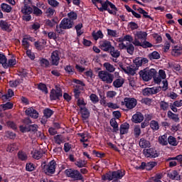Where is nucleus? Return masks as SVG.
<instances>
[{
  "label": "nucleus",
  "instance_id": "nucleus-29",
  "mask_svg": "<svg viewBox=\"0 0 182 182\" xmlns=\"http://www.w3.org/2000/svg\"><path fill=\"white\" fill-rule=\"evenodd\" d=\"M80 139V141L81 143H87L89 141V134L84 132V133H79L77 134Z\"/></svg>",
  "mask_w": 182,
  "mask_h": 182
},
{
  "label": "nucleus",
  "instance_id": "nucleus-49",
  "mask_svg": "<svg viewBox=\"0 0 182 182\" xmlns=\"http://www.w3.org/2000/svg\"><path fill=\"white\" fill-rule=\"evenodd\" d=\"M58 23V21H56V19L53 18L51 20H46V25L47 26H49V28H53V26H55V25H56Z\"/></svg>",
  "mask_w": 182,
  "mask_h": 182
},
{
  "label": "nucleus",
  "instance_id": "nucleus-40",
  "mask_svg": "<svg viewBox=\"0 0 182 182\" xmlns=\"http://www.w3.org/2000/svg\"><path fill=\"white\" fill-rule=\"evenodd\" d=\"M44 45H46V41H45V40H41L40 42L36 41L34 43V46H36V49H40V50L43 48Z\"/></svg>",
  "mask_w": 182,
  "mask_h": 182
},
{
  "label": "nucleus",
  "instance_id": "nucleus-24",
  "mask_svg": "<svg viewBox=\"0 0 182 182\" xmlns=\"http://www.w3.org/2000/svg\"><path fill=\"white\" fill-rule=\"evenodd\" d=\"M129 129H130V124L129 123H124L120 125L119 131L120 134H127L129 133Z\"/></svg>",
  "mask_w": 182,
  "mask_h": 182
},
{
  "label": "nucleus",
  "instance_id": "nucleus-54",
  "mask_svg": "<svg viewBox=\"0 0 182 182\" xmlns=\"http://www.w3.org/2000/svg\"><path fill=\"white\" fill-rule=\"evenodd\" d=\"M107 36L112 38H117V31L116 30H112L110 28L107 29Z\"/></svg>",
  "mask_w": 182,
  "mask_h": 182
},
{
  "label": "nucleus",
  "instance_id": "nucleus-53",
  "mask_svg": "<svg viewBox=\"0 0 182 182\" xmlns=\"http://www.w3.org/2000/svg\"><path fill=\"white\" fill-rule=\"evenodd\" d=\"M6 62H7L6 56H5L4 53H0V63L1 65H2L3 68H5L7 66Z\"/></svg>",
  "mask_w": 182,
  "mask_h": 182
},
{
  "label": "nucleus",
  "instance_id": "nucleus-58",
  "mask_svg": "<svg viewBox=\"0 0 182 182\" xmlns=\"http://www.w3.org/2000/svg\"><path fill=\"white\" fill-rule=\"evenodd\" d=\"M38 89L39 90H42L43 92V93L47 95V93H48V87H46V85H45L43 83H39L38 85Z\"/></svg>",
  "mask_w": 182,
  "mask_h": 182
},
{
  "label": "nucleus",
  "instance_id": "nucleus-13",
  "mask_svg": "<svg viewBox=\"0 0 182 182\" xmlns=\"http://www.w3.org/2000/svg\"><path fill=\"white\" fill-rule=\"evenodd\" d=\"M73 25H75L73 21L66 18H64L60 22V27L63 29H70L73 28Z\"/></svg>",
  "mask_w": 182,
  "mask_h": 182
},
{
  "label": "nucleus",
  "instance_id": "nucleus-17",
  "mask_svg": "<svg viewBox=\"0 0 182 182\" xmlns=\"http://www.w3.org/2000/svg\"><path fill=\"white\" fill-rule=\"evenodd\" d=\"M50 60L52 65H54L55 66H58V65H59L60 57H59V52L58 50H55L51 53Z\"/></svg>",
  "mask_w": 182,
  "mask_h": 182
},
{
  "label": "nucleus",
  "instance_id": "nucleus-33",
  "mask_svg": "<svg viewBox=\"0 0 182 182\" xmlns=\"http://www.w3.org/2000/svg\"><path fill=\"white\" fill-rule=\"evenodd\" d=\"M159 106L161 110H163V112H167V110L170 109V104L166 101H161L159 102Z\"/></svg>",
  "mask_w": 182,
  "mask_h": 182
},
{
  "label": "nucleus",
  "instance_id": "nucleus-60",
  "mask_svg": "<svg viewBox=\"0 0 182 182\" xmlns=\"http://www.w3.org/2000/svg\"><path fill=\"white\" fill-rule=\"evenodd\" d=\"M42 157V154H41V151L35 150L33 152V158L36 160H39Z\"/></svg>",
  "mask_w": 182,
  "mask_h": 182
},
{
  "label": "nucleus",
  "instance_id": "nucleus-20",
  "mask_svg": "<svg viewBox=\"0 0 182 182\" xmlns=\"http://www.w3.org/2000/svg\"><path fill=\"white\" fill-rule=\"evenodd\" d=\"M144 120V117L141 112H136L132 116V122L134 123H141Z\"/></svg>",
  "mask_w": 182,
  "mask_h": 182
},
{
  "label": "nucleus",
  "instance_id": "nucleus-47",
  "mask_svg": "<svg viewBox=\"0 0 182 182\" xmlns=\"http://www.w3.org/2000/svg\"><path fill=\"white\" fill-rule=\"evenodd\" d=\"M43 117H46V119H49L50 117H51L52 114H53V111H52V109L49 108L45 109L43 110Z\"/></svg>",
  "mask_w": 182,
  "mask_h": 182
},
{
  "label": "nucleus",
  "instance_id": "nucleus-61",
  "mask_svg": "<svg viewBox=\"0 0 182 182\" xmlns=\"http://www.w3.org/2000/svg\"><path fill=\"white\" fill-rule=\"evenodd\" d=\"M156 166H157V163L152 161V162H148L146 163V170L150 171V170H153V168H154V167H156Z\"/></svg>",
  "mask_w": 182,
  "mask_h": 182
},
{
  "label": "nucleus",
  "instance_id": "nucleus-48",
  "mask_svg": "<svg viewBox=\"0 0 182 182\" xmlns=\"http://www.w3.org/2000/svg\"><path fill=\"white\" fill-rule=\"evenodd\" d=\"M149 58L151 60L154 59H160V53H159L157 51H154L149 54Z\"/></svg>",
  "mask_w": 182,
  "mask_h": 182
},
{
  "label": "nucleus",
  "instance_id": "nucleus-57",
  "mask_svg": "<svg viewBox=\"0 0 182 182\" xmlns=\"http://www.w3.org/2000/svg\"><path fill=\"white\" fill-rule=\"evenodd\" d=\"M170 160H177L181 165V167H182V155H178L176 157H170L166 159V161H170Z\"/></svg>",
  "mask_w": 182,
  "mask_h": 182
},
{
  "label": "nucleus",
  "instance_id": "nucleus-37",
  "mask_svg": "<svg viewBox=\"0 0 182 182\" xmlns=\"http://www.w3.org/2000/svg\"><path fill=\"white\" fill-rule=\"evenodd\" d=\"M48 5H50V8H53L55 9V8H59L60 3H59V1H58V0H48L47 1Z\"/></svg>",
  "mask_w": 182,
  "mask_h": 182
},
{
  "label": "nucleus",
  "instance_id": "nucleus-52",
  "mask_svg": "<svg viewBox=\"0 0 182 182\" xmlns=\"http://www.w3.org/2000/svg\"><path fill=\"white\" fill-rule=\"evenodd\" d=\"M14 107V104L11 102H6V104L0 105V109H3V110H9V109H12Z\"/></svg>",
  "mask_w": 182,
  "mask_h": 182
},
{
  "label": "nucleus",
  "instance_id": "nucleus-1",
  "mask_svg": "<svg viewBox=\"0 0 182 182\" xmlns=\"http://www.w3.org/2000/svg\"><path fill=\"white\" fill-rule=\"evenodd\" d=\"M157 73V71L154 68L149 69L144 68L139 71V76L144 82H149L153 79L154 75Z\"/></svg>",
  "mask_w": 182,
  "mask_h": 182
},
{
  "label": "nucleus",
  "instance_id": "nucleus-6",
  "mask_svg": "<svg viewBox=\"0 0 182 182\" xmlns=\"http://www.w3.org/2000/svg\"><path fill=\"white\" fill-rule=\"evenodd\" d=\"M32 1L24 0L23 4L21 6V12L23 15H31L33 12V9L31 7Z\"/></svg>",
  "mask_w": 182,
  "mask_h": 182
},
{
  "label": "nucleus",
  "instance_id": "nucleus-36",
  "mask_svg": "<svg viewBox=\"0 0 182 182\" xmlns=\"http://www.w3.org/2000/svg\"><path fill=\"white\" fill-rule=\"evenodd\" d=\"M75 164L77 166V167H79V168H82L87 166V161L82 159H78L75 161Z\"/></svg>",
  "mask_w": 182,
  "mask_h": 182
},
{
  "label": "nucleus",
  "instance_id": "nucleus-39",
  "mask_svg": "<svg viewBox=\"0 0 182 182\" xmlns=\"http://www.w3.org/2000/svg\"><path fill=\"white\" fill-rule=\"evenodd\" d=\"M104 68H105L106 70L109 72V73H113V72L115 70L114 66L110 64V63H104Z\"/></svg>",
  "mask_w": 182,
  "mask_h": 182
},
{
  "label": "nucleus",
  "instance_id": "nucleus-32",
  "mask_svg": "<svg viewBox=\"0 0 182 182\" xmlns=\"http://www.w3.org/2000/svg\"><path fill=\"white\" fill-rule=\"evenodd\" d=\"M110 126L113 128V132L114 133L117 132L119 130V124H117V122L116 121V118H112L109 121Z\"/></svg>",
  "mask_w": 182,
  "mask_h": 182
},
{
  "label": "nucleus",
  "instance_id": "nucleus-7",
  "mask_svg": "<svg viewBox=\"0 0 182 182\" xmlns=\"http://www.w3.org/2000/svg\"><path fill=\"white\" fill-rule=\"evenodd\" d=\"M65 173L68 177H70L71 178H73V180H82L83 178V176L77 170L72 168L66 169Z\"/></svg>",
  "mask_w": 182,
  "mask_h": 182
},
{
  "label": "nucleus",
  "instance_id": "nucleus-21",
  "mask_svg": "<svg viewBox=\"0 0 182 182\" xmlns=\"http://www.w3.org/2000/svg\"><path fill=\"white\" fill-rule=\"evenodd\" d=\"M139 146L141 149H147L151 146V144L150 143V141L144 138H141L139 141Z\"/></svg>",
  "mask_w": 182,
  "mask_h": 182
},
{
  "label": "nucleus",
  "instance_id": "nucleus-3",
  "mask_svg": "<svg viewBox=\"0 0 182 182\" xmlns=\"http://www.w3.org/2000/svg\"><path fill=\"white\" fill-rule=\"evenodd\" d=\"M98 77L102 80V82H105V83L110 85V83H113L114 75L106 70H101L98 72Z\"/></svg>",
  "mask_w": 182,
  "mask_h": 182
},
{
  "label": "nucleus",
  "instance_id": "nucleus-35",
  "mask_svg": "<svg viewBox=\"0 0 182 182\" xmlns=\"http://www.w3.org/2000/svg\"><path fill=\"white\" fill-rule=\"evenodd\" d=\"M167 116L168 119L173 120V122H178L180 119L178 118V114L173 113L171 111H168Z\"/></svg>",
  "mask_w": 182,
  "mask_h": 182
},
{
  "label": "nucleus",
  "instance_id": "nucleus-59",
  "mask_svg": "<svg viewBox=\"0 0 182 182\" xmlns=\"http://www.w3.org/2000/svg\"><path fill=\"white\" fill-rule=\"evenodd\" d=\"M16 65V59L12 58L9 60L8 63H6V67H4L5 69H8V68H11V66H15Z\"/></svg>",
  "mask_w": 182,
  "mask_h": 182
},
{
  "label": "nucleus",
  "instance_id": "nucleus-45",
  "mask_svg": "<svg viewBox=\"0 0 182 182\" xmlns=\"http://www.w3.org/2000/svg\"><path fill=\"white\" fill-rule=\"evenodd\" d=\"M33 14L36 15V16H41L42 14H43V11L38 8V6H33Z\"/></svg>",
  "mask_w": 182,
  "mask_h": 182
},
{
  "label": "nucleus",
  "instance_id": "nucleus-4",
  "mask_svg": "<svg viewBox=\"0 0 182 182\" xmlns=\"http://www.w3.org/2000/svg\"><path fill=\"white\" fill-rule=\"evenodd\" d=\"M122 106H124L127 110H133L137 106V100L134 97H126L121 102Z\"/></svg>",
  "mask_w": 182,
  "mask_h": 182
},
{
  "label": "nucleus",
  "instance_id": "nucleus-27",
  "mask_svg": "<svg viewBox=\"0 0 182 182\" xmlns=\"http://www.w3.org/2000/svg\"><path fill=\"white\" fill-rule=\"evenodd\" d=\"M119 68L124 70L125 73H127V75H131L132 76H134V75H136V71L134 69L132 68L131 67H127L124 68L123 65L120 64Z\"/></svg>",
  "mask_w": 182,
  "mask_h": 182
},
{
  "label": "nucleus",
  "instance_id": "nucleus-16",
  "mask_svg": "<svg viewBox=\"0 0 182 182\" xmlns=\"http://www.w3.org/2000/svg\"><path fill=\"white\" fill-rule=\"evenodd\" d=\"M124 176V172L121 170L115 171L112 172V182H120V180L123 178Z\"/></svg>",
  "mask_w": 182,
  "mask_h": 182
},
{
  "label": "nucleus",
  "instance_id": "nucleus-25",
  "mask_svg": "<svg viewBox=\"0 0 182 182\" xmlns=\"http://www.w3.org/2000/svg\"><path fill=\"white\" fill-rule=\"evenodd\" d=\"M124 85V78L122 77H119L113 82V86L114 87H117V89H119V87H122Z\"/></svg>",
  "mask_w": 182,
  "mask_h": 182
},
{
  "label": "nucleus",
  "instance_id": "nucleus-5",
  "mask_svg": "<svg viewBox=\"0 0 182 182\" xmlns=\"http://www.w3.org/2000/svg\"><path fill=\"white\" fill-rule=\"evenodd\" d=\"M43 171L47 174V176H52V174H55V171H56V161L53 160L47 165H43Z\"/></svg>",
  "mask_w": 182,
  "mask_h": 182
},
{
  "label": "nucleus",
  "instance_id": "nucleus-46",
  "mask_svg": "<svg viewBox=\"0 0 182 182\" xmlns=\"http://www.w3.org/2000/svg\"><path fill=\"white\" fill-rule=\"evenodd\" d=\"M22 46H23L24 49H26V50H28V49H29V40H28V38H26V36H25L23 38L22 40Z\"/></svg>",
  "mask_w": 182,
  "mask_h": 182
},
{
  "label": "nucleus",
  "instance_id": "nucleus-9",
  "mask_svg": "<svg viewBox=\"0 0 182 182\" xmlns=\"http://www.w3.org/2000/svg\"><path fill=\"white\" fill-rule=\"evenodd\" d=\"M62 89L58 85L55 86V90H52L50 94V100H58L59 97H62Z\"/></svg>",
  "mask_w": 182,
  "mask_h": 182
},
{
  "label": "nucleus",
  "instance_id": "nucleus-62",
  "mask_svg": "<svg viewBox=\"0 0 182 182\" xmlns=\"http://www.w3.org/2000/svg\"><path fill=\"white\" fill-rule=\"evenodd\" d=\"M54 140L57 144H62L63 142V138L62 135H56L54 136Z\"/></svg>",
  "mask_w": 182,
  "mask_h": 182
},
{
  "label": "nucleus",
  "instance_id": "nucleus-44",
  "mask_svg": "<svg viewBox=\"0 0 182 182\" xmlns=\"http://www.w3.org/2000/svg\"><path fill=\"white\" fill-rule=\"evenodd\" d=\"M6 150L7 151H9V153H12V151L18 150V144L16 143L10 144H9Z\"/></svg>",
  "mask_w": 182,
  "mask_h": 182
},
{
  "label": "nucleus",
  "instance_id": "nucleus-19",
  "mask_svg": "<svg viewBox=\"0 0 182 182\" xmlns=\"http://www.w3.org/2000/svg\"><path fill=\"white\" fill-rule=\"evenodd\" d=\"M80 112L82 120H87L90 117V112L85 107H80Z\"/></svg>",
  "mask_w": 182,
  "mask_h": 182
},
{
  "label": "nucleus",
  "instance_id": "nucleus-63",
  "mask_svg": "<svg viewBox=\"0 0 182 182\" xmlns=\"http://www.w3.org/2000/svg\"><path fill=\"white\" fill-rule=\"evenodd\" d=\"M134 134L135 137H139L140 134H141V129H140V127L136 126L134 129Z\"/></svg>",
  "mask_w": 182,
  "mask_h": 182
},
{
  "label": "nucleus",
  "instance_id": "nucleus-14",
  "mask_svg": "<svg viewBox=\"0 0 182 182\" xmlns=\"http://www.w3.org/2000/svg\"><path fill=\"white\" fill-rule=\"evenodd\" d=\"M100 46L104 52H109L113 47L112 43L107 40H102L100 42Z\"/></svg>",
  "mask_w": 182,
  "mask_h": 182
},
{
  "label": "nucleus",
  "instance_id": "nucleus-15",
  "mask_svg": "<svg viewBox=\"0 0 182 182\" xmlns=\"http://www.w3.org/2000/svg\"><path fill=\"white\" fill-rule=\"evenodd\" d=\"M26 116H29L32 119H38L39 117V112L33 107L27 108L25 111Z\"/></svg>",
  "mask_w": 182,
  "mask_h": 182
},
{
  "label": "nucleus",
  "instance_id": "nucleus-38",
  "mask_svg": "<svg viewBox=\"0 0 182 182\" xmlns=\"http://www.w3.org/2000/svg\"><path fill=\"white\" fill-rule=\"evenodd\" d=\"M149 124L151 129H152L154 132H157V130L160 129V125H159V122L156 120H151Z\"/></svg>",
  "mask_w": 182,
  "mask_h": 182
},
{
  "label": "nucleus",
  "instance_id": "nucleus-43",
  "mask_svg": "<svg viewBox=\"0 0 182 182\" xmlns=\"http://www.w3.org/2000/svg\"><path fill=\"white\" fill-rule=\"evenodd\" d=\"M110 50V55L112 58H119L120 57V51L119 50H115L114 47H112Z\"/></svg>",
  "mask_w": 182,
  "mask_h": 182
},
{
  "label": "nucleus",
  "instance_id": "nucleus-30",
  "mask_svg": "<svg viewBox=\"0 0 182 182\" xmlns=\"http://www.w3.org/2000/svg\"><path fill=\"white\" fill-rule=\"evenodd\" d=\"M0 8L3 12H6V14H9L12 11V6L5 3H2L0 6Z\"/></svg>",
  "mask_w": 182,
  "mask_h": 182
},
{
  "label": "nucleus",
  "instance_id": "nucleus-11",
  "mask_svg": "<svg viewBox=\"0 0 182 182\" xmlns=\"http://www.w3.org/2000/svg\"><path fill=\"white\" fill-rule=\"evenodd\" d=\"M143 153L144 156L147 158L156 159V157H159V153L154 148L144 149Z\"/></svg>",
  "mask_w": 182,
  "mask_h": 182
},
{
  "label": "nucleus",
  "instance_id": "nucleus-42",
  "mask_svg": "<svg viewBox=\"0 0 182 182\" xmlns=\"http://www.w3.org/2000/svg\"><path fill=\"white\" fill-rule=\"evenodd\" d=\"M18 156L21 161H26L28 160V154L22 151H18Z\"/></svg>",
  "mask_w": 182,
  "mask_h": 182
},
{
  "label": "nucleus",
  "instance_id": "nucleus-64",
  "mask_svg": "<svg viewBox=\"0 0 182 182\" xmlns=\"http://www.w3.org/2000/svg\"><path fill=\"white\" fill-rule=\"evenodd\" d=\"M90 99L92 103H97L99 102V97L96 94H91L90 96Z\"/></svg>",
  "mask_w": 182,
  "mask_h": 182
},
{
  "label": "nucleus",
  "instance_id": "nucleus-12",
  "mask_svg": "<svg viewBox=\"0 0 182 182\" xmlns=\"http://www.w3.org/2000/svg\"><path fill=\"white\" fill-rule=\"evenodd\" d=\"M160 92V88L157 87H146L143 90L142 93L144 96H151V95H156Z\"/></svg>",
  "mask_w": 182,
  "mask_h": 182
},
{
  "label": "nucleus",
  "instance_id": "nucleus-56",
  "mask_svg": "<svg viewBox=\"0 0 182 182\" xmlns=\"http://www.w3.org/2000/svg\"><path fill=\"white\" fill-rule=\"evenodd\" d=\"M68 17L70 21H76V19H77V14L75 11H71L68 14Z\"/></svg>",
  "mask_w": 182,
  "mask_h": 182
},
{
  "label": "nucleus",
  "instance_id": "nucleus-41",
  "mask_svg": "<svg viewBox=\"0 0 182 182\" xmlns=\"http://www.w3.org/2000/svg\"><path fill=\"white\" fill-rule=\"evenodd\" d=\"M168 143L170 146H177L178 144V141H177V139L173 136L168 137Z\"/></svg>",
  "mask_w": 182,
  "mask_h": 182
},
{
  "label": "nucleus",
  "instance_id": "nucleus-28",
  "mask_svg": "<svg viewBox=\"0 0 182 182\" xmlns=\"http://www.w3.org/2000/svg\"><path fill=\"white\" fill-rule=\"evenodd\" d=\"M158 141L161 146H167L168 144L167 135L164 134L159 136Z\"/></svg>",
  "mask_w": 182,
  "mask_h": 182
},
{
  "label": "nucleus",
  "instance_id": "nucleus-50",
  "mask_svg": "<svg viewBox=\"0 0 182 182\" xmlns=\"http://www.w3.org/2000/svg\"><path fill=\"white\" fill-rule=\"evenodd\" d=\"M102 180H104V181H106V180H108L109 181H113V173H107L105 175L102 176Z\"/></svg>",
  "mask_w": 182,
  "mask_h": 182
},
{
  "label": "nucleus",
  "instance_id": "nucleus-26",
  "mask_svg": "<svg viewBox=\"0 0 182 182\" xmlns=\"http://www.w3.org/2000/svg\"><path fill=\"white\" fill-rule=\"evenodd\" d=\"M44 14L48 18H53L54 15H56V10L53 7H48L46 9Z\"/></svg>",
  "mask_w": 182,
  "mask_h": 182
},
{
  "label": "nucleus",
  "instance_id": "nucleus-23",
  "mask_svg": "<svg viewBox=\"0 0 182 182\" xmlns=\"http://www.w3.org/2000/svg\"><path fill=\"white\" fill-rule=\"evenodd\" d=\"M135 45H136V46H141V48H144V49L153 48V44L146 40H144V42L136 41L135 42Z\"/></svg>",
  "mask_w": 182,
  "mask_h": 182
},
{
  "label": "nucleus",
  "instance_id": "nucleus-10",
  "mask_svg": "<svg viewBox=\"0 0 182 182\" xmlns=\"http://www.w3.org/2000/svg\"><path fill=\"white\" fill-rule=\"evenodd\" d=\"M154 82L157 85H160L162 80H166V71L163 70H159V73L155 74L154 77Z\"/></svg>",
  "mask_w": 182,
  "mask_h": 182
},
{
  "label": "nucleus",
  "instance_id": "nucleus-34",
  "mask_svg": "<svg viewBox=\"0 0 182 182\" xmlns=\"http://www.w3.org/2000/svg\"><path fill=\"white\" fill-rule=\"evenodd\" d=\"M168 177H169V178H171V180H180L181 176L177 171H173L168 173Z\"/></svg>",
  "mask_w": 182,
  "mask_h": 182
},
{
  "label": "nucleus",
  "instance_id": "nucleus-22",
  "mask_svg": "<svg viewBox=\"0 0 182 182\" xmlns=\"http://www.w3.org/2000/svg\"><path fill=\"white\" fill-rule=\"evenodd\" d=\"M182 54V47L178 46H175L172 50H171V55L172 56H175L176 58L181 56Z\"/></svg>",
  "mask_w": 182,
  "mask_h": 182
},
{
  "label": "nucleus",
  "instance_id": "nucleus-51",
  "mask_svg": "<svg viewBox=\"0 0 182 182\" xmlns=\"http://www.w3.org/2000/svg\"><path fill=\"white\" fill-rule=\"evenodd\" d=\"M126 50L129 55H133L134 53V46L132 43L127 44Z\"/></svg>",
  "mask_w": 182,
  "mask_h": 182
},
{
  "label": "nucleus",
  "instance_id": "nucleus-2",
  "mask_svg": "<svg viewBox=\"0 0 182 182\" xmlns=\"http://www.w3.org/2000/svg\"><path fill=\"white\" fill-rule=\"evenodd\" d=\"M97 9L100 11V12H103V11H107L110 15H116L118 11L117 7H116V6L112 2L109 1V0L105 1L102 5H101V7H98Z\"/></svg>",
  "mask_w": 182,
  "mask_h": 182
},
{
  "label": "nucleus",
  "instance_id": "nucleus-31",
  "mask_svg": "<svg viewBox=\"0 0 182 182\" xmlns=\"http://www.w3.org/2000/svg\"><path fill=\"white\" fill-rule=\"evenodd\" d=\"M92 36L95 39V41H97L98 39H103L105 35H103V32H102V31L99 30L97 32H92Z\"/></svg>",
  "mask_w": 182,
  "mask_h": 182
},
{
  "label": "nucleus",
  "instance_id": "nucleus-8",
  "mask_svg": "<svg viewBox=\"0 0 182 182\" xmlns=\"http://www.w3.org/2000/svg\"><path fill=\"white\" fill-rule=\"evenodd\" d=\"M134 40L132 43L134 45V46H137L136 42H140V41H146V39H147V33L143 31H136L134 33Z\"/></svg>",
  "mask_w": 182,
  "mask_h": 182
},
{
  "label": "nucleus",
  "instance_id": "nucleus-55",
  "mask_svg": "<svg viewBox=\"0 0 182 182\" xmlns=\"http://www.w3.org/2000/svg\"><path fill=\"white\" fill-rule=\"evenodd\" d=\"M14 95V90L9 89L7 93L2 96L3 99H11Z\"/></svg>",
  "mask_w": 182,
  "mask_h": 182
},
{
  "label": "nucleus",
  "instance_id": "nucleus-18",
  "mask_svg": "<svg viewBox=\"0 0 182 182\" xmlns=\"http://www.w3.org/2000/svg\"><path fill=\"white\" fill-rule=\"evenodd\" d=\"M0 28L1 31H6V32H11V23L6 20L0 21Z\"/></svg>",
  "mask_w": 182,
  "mask_h": 182
}]
</instances>
